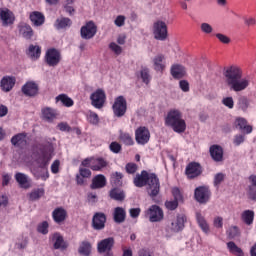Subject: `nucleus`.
I'll return each mask as SVG.
<instances>
[{"label": "nucleus", "instance_id": "nucleus-1", "mask_svg": "<svg viewBox=\"0 0 256 256\" xmlns=\"http://www.w3.org/2000/svg\"><path fill=\"white\" fill-rule=\"evenodd\" d=\"M223 76L226 85H228V87L235 93L245 91L251 83L248 77L243 78V70L238 66L224 68Z\"/></svg>", "mask_w": 256, "mask_h": 256}, {"label": "nucleus", "instance_id": "nucleus-2", "mask_svg": "<svg viewBox=\"0 0 256 256\" xmlns=\"http://www.w3.org/2000/svg\"><path fill=\"white\" fill-rule=\"evenodd\" d=\"M53 144H46L40 149V154L36 158L35 162L38 168H33L31 170L35 179H42V181H47L49 178V163L53 159Z\"/></svg>", "mask_w": 256, "mask_h": 256}, {"label": "nucleus", "instance_id": "nucleus-3", "mask_svg": "<svg viewBox=\"0 0 256 256\" xmlns=\"http://www.w3.org/2000/svg\"><path fill=\"white\" fill-rule=\"evenodd\" d=\"M165 125L171 127L175 133H185V129H187L183 114L177 109H171L167 113Z\"/></svg>", "mask_w": 256, "mask_h": 256}, {"label": "nucleus", "instance_id": "nucleus-4", "mask_svg": "<svg viewBox=\"0 0 256 256\" xmlns=\"http://www.w3.org/2000/svg\"><path fill=\"white\" fill-rule=\"evenodd\" d=\"M152 35L156 41H167L169 30L167 23L163 20H156L152 25Z\"/></svg>", "mask_w": 256, "mask_h": 256}, {"label": "nucleus", "instance_id": "nucleus-5", "mask_svg": "<svg viewBox=\"0 0 256 256\" xmlns=\"http://www.w3.org/2000/svg\"><path fill=\"white\" fill-rule=\"evenodd\" d=\"M147 192L152 198L157 197L159 195V191H161V183L159 182V177L157 174L150 173L148 175V179L146 180Z\"/></svg>", "mask_w": 256, "mask_h": 256}, {"label": "nucleus", "instance_id": "nucleus-6", "mask_svg": "<svg viewBox=\"0 0 256 256\" xmlns=\"http://www.w3.org/2000/svg\"><path fill=\"white\" fill-rule=\"evenodd\" d=\"M112 111L114 117H125V113H127V99H125V96H118L115 98L112 105Z\"/></svg>", "mask_w": 256, "mask_h": 256}, {"label": "nucleus", "instance_id": "nucleus-7", "mask_svg": "<svg viewBox=\"0 0 256 256\" xmlns=\"http://www.w3.org/2000/svg\"><path fill=\"white\" fill-rule=\"evenodd\" d=\"M97 35V24L93 21H88L84 26L80 29V37L81 39H85L89 41L93 39Z\"/></svg>", "mask_w": 256, "mask_h": 256}, {"label": "nucleus", "instance_id": "nucleus-8", "mask_svg": "<svg viewBox=\"0 0 256 256\" xmlns=\"http://www.w3.org/2000/svg\"><path fill=\"white\" fill-rule=\"evenodd\" d=\"M91 105L95 109H103L105 101H107V95L103 89H97L90 95Z\"/></svg>", "mask_w": 256, "mask_h": 256}, {"label": "nucleus", "instance_id": "nucleus-9", "mask_svg": "<svg viewBox=\"0 0 256 256\" xmlns=\"http://www.w3.org/2000/svg\"><path fill=\"white\" fill-rule=\"evenodd\" d=\"M145 216L148 217L150 223H159L160 221H163V209L158 205H152L145 211Z\"/></svg>", "mask_w": 256, "mask_h": 256}, {"label": "nucleus", "instance_id": "nucleus-10", "mask_svg": "<svg viewBox=\"0 0 256 256\" xmlns=\"http://www.w3.org/2000/svg\"><path fill=\"white\" fill-rule=\"evenodd\" d=\"M44 59L49 67H57L58 63H61V52L55 48H50L46 51Z\"/></svg>", "mask_w": 256, "mask_h": 256}, {"label": "nucleus", "instance_id": "nucleus-11", "mask_svg": "<svg viewBox=\"0 0 256 256\" xmlns=\"http://www.w3.org/2000/svg\"><path fill=\"white\" fill-rule=\"evenodd\" d=\"M185 223H187V216H185V214H177L171 221L168 229L171 233H179V231H183V229H185Z\"/></svg>", "mask_w": 256, "mask_h": 256}, {"label": "nucleus", "instance_id": "nucleus-12", "mask_svg": "<svg viewBox=\"0 0 256 256\" xmlns=\"http://www.w3.org/2000/svg\"><path fill=\"white\" fill-rule=\"evenodd\" d=\"M135 139L138 145H147L149 139H151V132L145 126H140L135 131Z\"/></svg>", "mask_w": 256, "mask_h": 256}, {"label": "nucleus", "instance_id": "nucleus-13", "mask_svg": "<svg viewBox=\"0 0 256 256\" xmlns=\"http://www.w3.org/2000/svg\"><path fill=\"white\" fill-rule=\"evenodd\" d=\"M113 245H115V239L113 237H108L97 244L98 253H107V256H113L111 253V249H113Z\"/></svg>", "mask_w": 256, "mask_h": 256}, {"label": "nucleus", "instance_id": "nucleus-14", "mask_svg": "<svg viewBox=\"0 0 256 256\" xmlns=\"http://www.w3.org/2000/svg\"><path fill=\"white\" fill-rule=\"evenodd\" d=\"M194 197L198 203H208L211 198V191L206 186L197 187L194 191Z\"/></svg>", "mask_w": 256, "mask_h": 256}, {"label": "nucleus", "instance_id": "nucleus-15", "mask_svg": "<svg viewBox=\"0 0 256 256\" xmlns=\"http://www.w3.org/2000/svg\"><path fill=\"white\" fill-rule=\"evenodd\" d=\"M21 91L26 97H36L39 94V85L35 81H28L22 86Z\"/></svg>", "mask_w": 256, "mask_h": 256}, {"label": "nucleus", "instance_id": "nucleus-16", "mask_svg": "<svg viewBox=\"0 0 256 256\" xmlns=\"http://www.w3.org/2000/svg\"><path fill=\"white\" fill-rule=\"evenodd\" d=\"M0 19L3 27H9L15 23V14L9 8H0Z\"/></svg>", "mask_w": 256, "mask_h": 256}, {"label": "nucleus", "instance_id": "nucleus-17", "mask_svg": "<svg viewBox=\"0 0 256 256\" xmlns=\"http://www.w3.org/2000/svg\"><path fill=\"white\" fill-rule=\"evenodd\" d=\"M105 223H107V216L103 212H96L92 218V225L96 231L105 229Z\"/></svg>", "mask_w": 256, "mask_h": 256}, {"label": "nucleus", "instance_id": "nucleus-18", "mask_svg": "<svg viewBox=\"0 0 256 256\" xmlns=\"http://www.w3.org/2000/svg\"><path fill=\"white\" fill-rule=\"evenodd\" d=\"M203 173V168L201 164L197 162H191L186 167V175L188 179H195V177H199Z\"/></svg>", "mask_w": 256, "mask_h": 256}, {"label": "nucleus", "instance_id": "nucleus-19", "mask_svg": "<svg viewBox=\"0 0 256 256\" xmlns=\"http://www.w3.org/2000/svg\"><path fill=\"white\" fill-rule=\"evenodd\" d=\"M235 127L236 129H239L243 133H246V135H249L253 133V127L248 124L247 119L243 117H238L235 120Z\"/></svg>", "mask_w": 256, "mask_h": 256}, {"label": "nucleus", "instance_id": "nucleus-20", "mask_svg": "<svg viewBox=\"0 0 256 256\" xmlns=\"http://www.w3.org/2000/svg\"><path fill=\"white\" fill-rule=\"evenodd\" d=\"M16 182L21 189H29L31 187V179L25 173L17 172L14 176Z\"/></svg>", "mask_w": 256, "mask_h": 256}, {"label": "nucleus", "instance_id": "nucleus-21", "mask_svg": "<svg viewBox=\"0 0 256 256\" xmlns=\"http://www.w3.org/2000/svg\"><path fill=\"white\" fill-rule=\"evenodd\" d=\"M152 63L154 65V70L163 73L165 71V67H167V64L165 63V55L163 54H157L152 59Z\"/></svg>", "mask_w": 256, "mask_h": 256}, {"label": "nucleus", "instance_id": "nucleus-22", "mask_svg": "<svg viewBox=\"0 0 256 256\" xmlns=\"http://www.w3.org/2000/svg\"><path fill=\"white\" fill-rule=\"evenodd\" d=\"M11 143L14 147H19L23 149V147L27 146V133H18L11 138Z\"/></svg>", "mask_w": 256, "mask_h": 256}, {"label": "nucleus", "instance_id": "nucleus-23", "mask_svg": "<svg viewBox=\"0 0 256 256\" xmlns=\"http://www.w3.org/2000/svg\"><path fill=\"white\" fill-rule=\"evenodd\" d=\"M51 241L54 249H60L61 251L67 249V242H65V239H63V236L59 233H54L51 237Z\"/></svg>", "mask_w": 256, "mask_h": 256}, {"label": "nucleus", "instance_id": "nucleus-24", "mask_svg": "<svg viewBox=\"0 0 256 256\" xmlns=\"http://www.w3.org/2000/svg\"><path fill=\"white\" fill-rule=\"evenodd\" d=\"M15 77L4 76L0 82V87L5 93H9L15 87Z\"/></svg>", "mask_w": 256, "mask_h": 256}, {"label": "nucleus", "instance_id": "nucleus-25", "mask_svg": "<svg viewBox=\"0 0 256 256\" xmlns=\"http://www.w3.org/2000/svg\"><path fill=\"white\" fill-rule=\"evenodd\" d=\"M52 217L55 223H63V221L67 219V210H65L63 207L55 208L52 212Z\"/></svg>", "mask_w": 256, "mask_h": 256}, {"label": "nucleus", "instance_id": "nucleus-26", "mask_svg": "<svg viewBox=\"0 0 256 256\" xmlns=\"http://www.w3.org/2000/svg\"><path fill=\"white\" fill-rule=\"evenodd\" d=\"M113 219L116 223H125V219H127V211L123 207L114 208Z\"/></svg>", "mask_w": 256, "mask_h": 256}, {"label": "nucleus", "instance_id": "nucleus-27", "mask_svg": "<svg viewBox=\"0 0 256 256\" xmlns=\"http://www.w3.org/2000/svg\"><path fill=\"white\" fill-rule=\"evenodd\" d=\"M105 185H107V178L103 174H98L92 179L91 189H103Z\"/></svg>", "mask_w": 256, "mask_h": 256}, {"label": "nucleus", "instance_id": "nucleus-28", "mask_svg": "<svg viewBox=\"0 0 256 256\" xmlns=\"http://www.w3.org/2000/svg\"><path fill=\"white\" fill-rule=\"evenodd\" d=\"M196 221L203 233H205V235H209L211 232L209 223H207V220H205V217L201 214V212H196Z\"/></svg>", "mask_w": 256, "mask_h": 256}, {"label": "nucleus", "instance_id": "nucleus-29", "mask_svg": "<svg viewBox=\"0 0 256 256\" xmlns=\"http://www.w3.org/2000/svg\"><path fill=\"white\" fill-rule=\"evenodd\" d=\"M71 25H73V21H71V19L67 17H60L54 23V27L58 31H61V29H69Z\"/></svg>", "mask_w": 256, "mask_h": 256}, {"label": "nucleus", "instance_id": "nucleus-30", "mask_svg": "<svg viewBox=\"0 0 256 256\" xmlns=\"http://www.w3.org/2000/svg\"><path fill=\"white\" fill-rule=\"evenodd\" d=\"M91 177V170L88 168H79V174L76 175L77 185H85V179H89Z\"/></svg>", "mask_w": 256, "mask_h": 256}, {"label": "nucleus", "instance_id": "nucleus-31", "mask_svg": "<svg viewBox=\"0 0 256 256\" xmlns=\"http://www.w3.org/2000/svg\"><path fill=\"white\" fill-rule=\"evenodd\" d=\"M210 155L214 161L219 163L223 161V148L219 145H213L210 147Z\"/></svg>", "mask_w": 256, "mask_h": 256}, {"label": "nucleus", "instance_id": "nucleus-32", "mask_svg": "<svg viewBox=\"0 0 256 256\" xmlns=\"http://www.w3.org/2000/svg\"><path fill=\"white\" fill-rule=\"evenodd\" d=\"M149 174L147 171L143 170L141 174H137L134 178L135 187H145L147 185V179L149 178Z\"/></svg>", "mask_w": 256, "mask_h": 256}, {"label": "nucleus", "instance_id": "nucleus-33", "mask_svg": "<svg viewBox=\"0 0 256 256\" xmlns=\"http://www.w3.org/2000/svg\"><path fill=\"white\" fill-rule=\"evenodd\" d=\"M236 107L239 111H243V113H247L249 107H251V100L247 98V96L238 97Z\"/></svg>", "mask_w": 256, "mask_h": 256}, {"label": "nucleus", "instance_id": "nucleus-34", "mask_svg": "<svg viewBox=\"0 0 256 256\" xmlns=\"http://www.w3.org/2000/svg\"><path fill=\"white\" fill-rule=\"evenodd\" d=\"M108 163L106 160L102 157L98 158H92V165H91V170L92 171H102L107 167Z\"/></svg>", "mask_w": 256, "mask_h": 256}, {"label": "nucleus", "instance_id": "nucleus-35", "mask_svg": "<svg viewBox=\"0 0 256 256\" xmlns=\"http://www.w3.org/2000/svg\"><path fill=\"white\" fill-rule=\"evenodd\" d=\"M93 247L91 246V242L89 241H82L78 248L79 255L82 256H91V250Z\"/></svg>", "mask_w": 256, "mask_h": 256}, {"label": "nucleus", "instance_id": "nucleus-36", "mask_svg": "<svg viewBox=\"0 0 256 256\" xmlns=\"http://www.w3.org/2000/svg\"><path fill=\"white\" fill-rule=\"evenodd\" d=\"M27 55L32 59V61H37L41 57V47L38 45H30L27 50Z\"/></svg>", "mask_w": 256, "mask_h": 256}, {"label": "nucleus", "instance_id": "nucleus-37", "mask_svg": "<svg viewBox=\"0 0 256 256\" xmlns=\"http://www.w3.org/2000/svg\"><path fill=\"white\" fill-rule=\"evenodd\" d=\"M57 117V113L51 107H46L42 109V118L51 123Z\"/></svg>", "mask_w": 256, "mask_h": 256}, {"label": "nucleus", "instance_id": "nucleus-38", "mask_svg": "<svg viewBox=\"0 0 256 256\" xmlns=\"http://www.w3.org/2000/svg\"><path fill=\"white\" fill-rule=\"evenodd\" d=\"M19 33L24 39H31L33 37V28L28 24L22 23L19 25Z\"/></svg>", "mask_w": 256, "mask_h": 256}, {"label": "nucleus", "instance_id": "nucleus-39", "mask_svg": "<svg viewBox=\"0 0 256 256\" xmlns=\"http://www.w3.org/2000/svg\"><path fill=\"white\" fill-rule=\"evenodd\" d=\"M30 20L35 27H41L45 23V16L41 12H33L30 14Z\"/></svg>", "mask_w": 256, "mask_h": 256}, {"label": "nucleus", "instance_id": "nucleus-40", "mask_svg": "<svg viewBox=\"0 0 256 256\" xmlns=\"http://www.w3.org/2000/svg\"><path fill=\"white\" fill-rule=\"evenodd\" d=\"M171 75L174 77V79H181L185 76V67L179 64H174L171 67Z\"/></svg>", "mask_w": 256, "mask_h": 256}, {"label": "nucleus", "instance_id": "nucleus-41", "mask_svg": "<svg viewBox=\"0 0 256 256\" xmlns=\"http://www.w3.org/2000/svg\"><path fill=\"white\" fill-rule=\"evenodd\" d=\"M241 219L246 225H253L255 212L253 210H245L241 214Z\"/></svg>", "mask_w": 256, "mask_h": 256}, {"label": "nucleus", "instance_id": "nucleus-42", "mask_svg": "<svg viewBox=\"0 0 256 256\" xmlns=\"http://www.w3.org/2000/svg\"><path fill=\"white\" fill-rule=\"evenodd\" d=\"M59 101L62 103V105H64V107H73V105H75L73 99L68 97L67 94H59L56 97V103H59Z\"/></svg>", "mask_w": 256, "mask_h": 256}, {"label": "nucleus", "instance_id": "nucleus-43", "mask_svg": "<svg viewBox=\"0 0 256 256\" xmlns=\"http://www.w3.org/2000/svg\"><path fill=\"white\" fill-rule=\"evenodd\" d=\"M227 249L232 253V255H237V256H243V250L235 244V242H228L227 243Z\"/></svg>", "mask_w": 256, "mask_h": 256}, {"label": "nucleus", "instance_id": "nucleus-44", "mask_svg": "<svg viewBox=\"0 0 256 256\" xmlns=\"http://www.w3.org/2000/svg\"><path fill=\"white\" fill-rule=\"evenodd\" d=\"M110 197L115 201H123L125 199V192H123V190L114 188L110 191Z\"/></svg>", "mask_w": 256, "mask_h": 256}, {"label": "nucleus", "instance_id": "nucleus-45", "mask_svg": "<svg viewBox=\"0 0 256 256\" xmlns=\"http://www.w3.org/2000/svg\"><path fill=\"white\" fill-rule=\"evenodd\" d=\"M111 182L116 185V187H121L123 185V173L115 172L111 175Z\"/></svg>", "mask_w": 256, "mask_h": 256}, {"label": "nucleus", "instance_id": "nucleus-46", "mask_svg": "<svg viewBox=\"0 0 256 256\" xmlns=\"http://www.w3.org/2000/svg\"><path fill=\"white\" fill-rule=\"evenodd\" d=\"M45 195V190L43 188H38L33 190L30 194V201H37V199H41Z\"/></svg>", "mask_w": 256, "mask_h": 256}, {"label": "nucleus", "instance_id": "nucleus-47", "mask_svg": "<svg viewBox=\"0 0 256 256\" xmlns=\"http://www.w3.org/2000/svg\"><path fill=\"white\" fill-rule=\"evenodd\" d=\"M120 141H122V143H124V145H134V141H133V137L131 136V134L129 133H125V132H121L120 133Z\"/></svg>", "mask_w": 256, "mask_h": 256}, {"label": "nucleus", "instance_id": "nucleus-48", "mask_svg": "<svg viewBox=\"0 0 256 256\" xmlns=\"http://www.w3.org/2000/svg\"><path fill=\"white\" fill-rule=\"evenodd\" d=\"M87 121L91 125H99V115L93 111H89L87 115Z\"/></svg>", "mask_w": 256, "mask_h": 256}, {"label": "nucleus", "instance_id": "nucleus-49", "mask_svg": "<svg viewBox=\"0 0 256 256\" xmlns=\"http://www.w3.org/2000/svg\"><path fill=\"white\" fill-rule=\"evenodd\" d=\"M226 235L228 239H235L236 237H239L240 235L239 228L237 226H231L227 230Z\"/></svg>", "mask_w": 256, "mask_h": 256}, {"label": "nucleus", "instance_id": "nucleus-50", "mask_svg": "<svg viewBox=\"0 0 256 256\" xmlns=\"http://www.w3.org/2000/svg\"><path fill=\"white\" fill-rule=\"evenodd\" d=\"M140 77L143 81V83H145V85H149V83H151V75L149 74V69L144 68L140 71Z\"/></svg>", "mask_w": 256, "mask_h": 256}, {"label": "nucleus", "instance_id": "nucleus-51", "mask_svg": "<svg viewBox=\"0 0 256 256\" xmlns=\"http://www.w3.org/2000/svg\"><path fill=\"white\" fill-rule=\"evenodd\" d=\"M37 231L38 233H41V235H47V233H49V222L43 221L42 223L38 224Z\"/></svg>", "mask_w": 256, "mask_h": 256}, {"label": "nucleus", "instance_id": "nucleus-52", "mask_svg": "<svg viewBox=\"0 0 256 256\" xmlns=\"http://www.w3.org/2000/svg\"><path fill=\"white\" fill-rule=\"evenodd\" d=\"M165 207L168 211H175L179 207V200H168L165 202Z\"/></svg>", "mask_w": 256, "mask_h": 256}, {"label": "nucleus", "instance_id": "nucleus-53", "mask_svg": "<svg viewBox=\"0 0 256 256\" xmlns=\"http://www.w3.org/2000/svg\"><path fill=\"white\" fill-rule=\"evenodd\" d=\"M73 3H75L74 0H66L64 3V9L66 13H68L69 15H73V13H75V8H73Z\"/></svg>", "mask_w": 256, "mask_h": 256}, {"label": "nucleus", "instance_id": "nucleus-54", "mask_svg": "<svg viewBox=\"0 0 256 256\" xmlns=\"http://www.w3.org/2000/svg\"><path fill=\"white\" fill-rule=\"evenodd\" d=\"M200 29H201L202 33H204L205 35H211V33H213V26H211V24H209L207 22H203L200 25Z\"/></svg>", "mask_w": 256, "mask_h": 256}, {"label": "nucleus", "instance_id": "nucleus-55", "mask_svg": "<svg viewBox=\"0 0 256 256\" xmlns=\"http://www.w3.org/2000/svg\"><path fill=\"white\" fill-rule=\"evenodd\" d=\"M225 181V174L223 173H217L214 176V187L219 188V185H221Z\"/></svg>", "mask_w": 256, "mask_h": 256}, {"label": "nucleus", "instance_id": "nucleus-56", "mask_svg": "<svg viewBox=\"0 0 256 256\" xmlns=\"http://www.w3.org/2000/svg\"><path fill=\"white\" fill-rule=\"evenodd\" d=\"M109 49L112 50V52L115 55H121V53H123V48H121V46H119L117 43L115 42H111L109 44Z\"/></svg>", "mask_w": 256, "mask_h": 256}, {"label": "nucleus", "instance_id": "nucleus-57", "mask_svg": "<svg viewBox=\"0 0 256 256\" xmlns=\"http://www.w3.org/2000/svg\"><path fill=\"white\" fill-rule=\"evenodd\" d=\"M222 104L227 107L228 109H233L235 107V101L233 100V97H225L222 99Z\"/></svg>", "mask_w": 256, "mask_h": 256}, {"label": "nucleus", "instance_id": "nucleus-58", "mask_svg": "<svg viewBox=\"0 0 256 256\" xmlns=\"http://www.w3.org/2000/svg\"><path fill=\"white\" fill-rule=\"evenodd\" d=\"M216 38L218 41H220V43H223L224 45H229V43H231V38L223 33H217Z\"/></svg>", "mask_w": 256, "mask_h": 256}, {"label": "nucleus", "instance_id": "nucleus-59", "mask_svg": "<svg viewBox=\"0 0 256 256\" xmlns=\"http://www.w3.org/2000/svg\"><path fill=\"white\" fill-rule=\"evenodd\" d=\"M242 143H245V135L243 134H236L233 139V144L236 147H239V145H242Z\"/></svg>", "mask_w": 256, "mask_h": 256}, {"label": "nucleus", "instance_id": "nucleus-60", "mask_svg": "<svg viewBox=\"0 0 256 256\" xmlns=\"http://www.w3.org/2000/svg\"><path fill=\"white\" fill-rule=\"evenodd\" d=\"M126 173L129 175H134V173H137V164L135 163H128L125 166Z\"/></svg>", "mask_w": 256, "mask_h": 256}, {"label": "nucleus", "instance_id": "nucleus-61", "mask_svg": "<svg viewBox=\"0 0 256 256\" xmlns=\"http://www.w3.org/2000/svg\"><path fill=\"white\" fill-rule=\"evenodd\" d=\"M248 199L250 201H256V187L255 186H248Z\"/></svg>", "mask_w": 256, "mask_h": 256}, {"label": "nucleus", "instance_id": "nucleus-62", "mask_svg": "<svg viewBox=\"0 0 256 256\" xmlns=\"http://www.w3.org/2000/svg\"><path fill=\"white\" fill-rule=\"evenodd\" d=\"M109 149L112 153H121V144L118 142H111L109 145Z\"/></svg>", "mask_w": 256, "mask_h": 256}, {"label": "nucleus", "instance_id": "nucleus-63", "mask_svg": "<svg viewBox=\"0 0 256 256\" xmlns=\"http://www.w3.org/2000/svg\"><path fill=\"white\" fill-rule=\"evenodd\" d=\"M126 17L123 15H118L116 19L114 20V25L116 27H123L125 25Z\"/></svg>", "mask_w": 256, "mask_h": 256}, {"label": "nucleus", "instance_id": "nucleus-64", "mask_svg": "<svg viewBox=\"0 0 256 256\" xmlns=\"http://www.w3.org/2000/svg\"><path fill=\"white\" fill-rule=\"evenodd\" d=\"M59 131L69 133L71 132V126L67 122H61L57 125Z\"/></svg>", "mask_w": 256, "mask_h": 256}]
</instances>
